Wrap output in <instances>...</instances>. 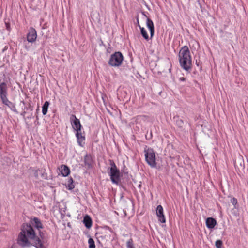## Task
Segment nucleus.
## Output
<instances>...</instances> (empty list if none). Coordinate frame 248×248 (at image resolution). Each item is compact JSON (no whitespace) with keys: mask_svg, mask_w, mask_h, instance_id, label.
Wrapping results in <instances>:
<instances>
[{"mask_svg":"<svg viewBox=\"0 0 248 248\" xmlns=\"http://www.w3.org/2000/svg\"><path fill=\"white\" fill-rule=\"evenodd\" d=\"M18 243L22 247L33 245L37 248H43L41 240L36 236V232L32 226L28 224H23L18 238Z\"/></svg>","mask_w":248,"mask_h":248,"instance_id":"f257e3e1","label":"nucleus"},{"mask_svg":"<svg viewBox=\"0 0 248 248\" xmlns=\"http://www.w3.org/2000/svg\"><path fill=\"white\" fill-rule=\"evenodd\" d=\"M179 61L181 67L187 72H190L192 66V58L187 46H184L179 53Z\"/></svg>","mask_w":248,"mask_h":248,"instance_id":"f03ea898","label":"nucleus"},{"mask_svg":"<svg viewBox=\"0 0 248 248\" xmlns=\"http://www.w3.org/2000/svg\"><path fill=\"white\" fill-rule=\"evenodd\" d=\"M111 167L109 174L112 183L118 185L120 180V172L114 162L110 163Z\"/></svg>","mask_w":248,"mask_h":248,"instance_id":"7ed1b4c3","label":"nucleus"},{"mask_svg":"<svg viewBox=\"0 0 248 248\" xmlns=\"http://www.w3.org/2000/svg\"><path fill=\"white\" fill-rule=\"evenodd\" d=\"M145 160L148 164L152 168L156 167V158L153 149L148 148L144 150Z\"/></svg>","mask_w":248,"mask_h":248,"instance_id":"20e7f679","label":"nucleus"},{"mask_svg":"<svg viewBox=\"0 0 248 248\" xmlns=\"http://www.w3.org/2000/svg\"><path fill=\"white\" fill-rule=\"evenodd\" d=\"M124 57L121 52H115L112 54L108 61V64L111 66L117 67L121 65Z\"/></svg>","mask_w":248,"mask_h":248,"instance_id":"39448f33","label":"nucleus"},{"mask_svg":"<svg viewBox=\"0 0 248 248\" xmlns=\"http://www.w3.org/2000/svg\"><path fill=\"white\" fill-rule=\"evenodd\" d=\"M70 120L73 128L76 132L81 130V125L80 121L75 115L72 114L71 115Z\"/></svg>","mask_w":248,"mask_h":248,"instance_id":"423d86ee","label":"nucleus"},{"mask_svg":"<svg viewBox=\"0 0 248 248\" xmlns=\"http://www.w3.org/2000/svg\"><path fill=\"white\" fill-rule=\"evenodd\" d=\"M36 38L37 32L36 30L33 28H31L27 35V41L30 43H33L36 41Z\"/></svg>","mask_w":248,"mask_h":248,"instance_id":"0eeeda50","label":"nucleus"},{"mask_svg":"<svg viewBox=\"0 0 248 248\" xmlns=\"http://www.w3.org/2000/svg\"><path fill=\"white\" fill-rule=\"evenodd\" d=\"M156 215L158 220L161 223H165L166 219L163 213V209L161 205H159L156 208Z\"/></svg>","mask_w":248,"mask_h":248,"instance_id":"6e6552de","label":"nucleus"},{"mask_svg":"<svg viewBox=\"0 0 248 248\" xmlns=\"http://www.w3.org/2000/svg\"><path fill=\"white\" fill-rule=\"evenodd\" d=\"M1 101L2 102V103L4 104L5 105L7 106L10 109L15 113L17 114L18 111H17L15 104L10 101H9L7 97L1 99Z\"/></svg>","mask_w":248,"mask_h":248,"instance_id":"1a4fd4ad","label":"nucleus"},{"mask_svg":"<svg viewBox=\"0 0 248 248\" xmlns=\"http://www.w3.org/2000/svg\"><path fill=\"white\" fill-rule=\"evenodd\" d=\"M0 97L1 100L7 97V87L5 82L0 84Z\"/></svg>","mask_w":248,"mask_h":248,"instance_id":"9d476101","label":"nucleus"},{"mask_svg":"<svg viewBox=\"0 0 248 248\" xmlns=\"http://www.w3.org/2000/svg\"><path fill=\"white\" fill-rule=\"evenodd\" d=\"M76 136L77 139V142L78 145L80 146H83L84 144L85 138L84 136L82 135L81 130L80 131L77 132L76 133Z\"/></svg>","mask_w":248,"mask_h":248,"instance_id":"9b49d317","label":"nucleus"},{"mask_svg":"<svg viewBox=\"0 0 248 248\" xmlns=\"http://www.w3.org/2000/svg\"><path fill=\"white\" fill-rule=\"evenodd\" d=\"M59 169L60 174L63 177L68 176L70 171L69 168L65 165H62Z\"/></svg>","mask_w":248,"mask_h":248,"instance_id":"f8f14e48","label":"nucleus"},{"mask_svg":"<svg viewBox=\"0 0 248 248\" xmlns=\"http://www.w3.org/2000/svg\"><path fill=\"white\" fill-rule=\"evenodd\" d=\"M146 25L148 28L149 29L151 38H152L154 34V26L152 20L149 18H147V19Z\"/></svg>","mask_w":248,"mask_h":248,"instance_id":"ddd939ff","label":"nucleus"},{"mask_svg":"<svg viewBox=\"0 0 248 248\" xmlns=\"http://www.w3.org/2000/svg\"><path fill=\"white\" fill-rule=\"evenodd\" d=\"M217 224L216 220L212 217H208L206 220V225L208 228L213 229Z\"/></svg>","mask_w":248,"mask_h":248,"instance_id":"4468645a","label":"nucleus"},{"mask_svg":"<svg viewBox=\"0 0 248 248\" xmlns=\"http://www.w3.org/2000/svg\"><path fill=\"white\" fill-rule=\"evenodd\" d=\"M93 162V161L91 155L86 154L84 157L85 165L88 168H91L92 166Z\"/></svg>","mask_w":248,"mask_h":248,"instance_id":"2eb2a0df","label":"nucleus"},{"mask_svg":"<svg viewBox=\"0 0 248 248\" xmlns=\"http://www.w3.org/2000/svg\"><path fill=\"white\" fill-rule=\"evenodd\" d=\"M31 223L38 230H39L40 228H42V224L40 220L37 217H34L31 221Z\"/></svg>","mask_w":248,"mask_h":248,"instance_id":"dca6fc26","label":"nucleus"},{"mask_svg":"<svg viewBox=\"0 0 248 248\" xmlns=\"http://www.w3.org/2000/svg\"><path fill=\"white\" fill-rule=\"evenodd\" d=\"M83 223L87 228H90L92 225V221L89 216H86L83 219Z\"/></svg>","mask_w":248,"mask_h":248,"instance_id":"f3484780","label":"nucleus"},{"mask_svg":"<svg viewBox=\"0 0 248 248\" xmlns=\"http://www.w3.org/2000/svg\"><path fill=\"white\" fill-rule=\"evenodd\" d=\"M49 105V103L48 101H46L44 105L42 106V113L43 115L46 114L47 112V109L48 106Z\"/></svg>","mask_w":248,"mask_h":248,"instance_id":"a211bd4d","label":"nucleus"},{"mask_svg":"<svg viewBox=\"0 0 248 248\" xmlns=\"http://www.w3.org/2000/svg\"><path fill=\"white\" fill-rule=\"evenodd\" d=\"M140 31L142 36L146 40L149 39V36L145 29L144 28H140Z\"/></svg>","mask_w":248,"mask_h":248,"instance_id":"6ab92c4d","label":"nucleus"},{"mask_svg":"<svg viewBox=\"0 0 248 248\" xmlns=\"http://www.w3.org/2000/svg\"><path fill=\"white\" fill-rule=\"evenodd\" d=\"M89 248H95L94 241L93 238H90L88 241Z\"/></svg>","mask_w":248,"mask_h":248,"instance_id":"aec40b11","label":"nucleus"},{"mask_svg":"<svg viewBox=\"0 0 248 248\" xmlns=\"http://www.w3.org/2000/svg\"><path fill=\"white\" fill-rule=\"evenodd\" d=\"M127 248H135L133 243V240L132 239H130L126 242Z\"/></svg>","mask_w":248,"mask_h":248,"instance_id":"412c9836","label":"nucleus"},{"mask_svg":"<svg viewBox=\"0 0 248 248\" xmlns=\"http://www.w3.org/2000/svg\"><path fill=\"white\" fill-rule=\"evenodd\" d=\"M215 245L217 248H222V242L221 240H217L216 241Z\"/></svg>","mask_w":248,"mask_h":248,"instance_id":"4be33fe9","label":"nucleus"},{"mask_svg":"<svg viewBox=\"0 0 248 248\" xmlns=\"http://www.w3.org/2000/svg\"><path fill=\"white\" fill-rule=\"evenodd\" d=\"M73 182V179L72 178H70L68 180V183H69V189H73L74 187V185L72 184Z\"/></svg>","mask_w":248,"mask_h":248,"instance_id":"5701e85b","label":"nucleus"},{"mask_svg":"<svg viewBox=\"0 0 248 248\" xmlns=\"http://www.w3.org/2000/svg\"><path fill=\"white\" fill-rule=\"evenodd\" d=\"M231 203L233 205H235L237 203V200L236 198H233L231 199Z\"/></svg>","mask_w":248,"mask_h":248,"instance_id":"b1692460","label":"nucleus"},{"mask_svg":"<svg viewBox=\"0 0 248 248\" xmlns=\"http://www.w3.org/2000/svg\"><path fill=\"white\" fill-rule=\"evenodd\" d=\"M5 26H6V29L7 30V31H10L11 30L10 24L8 23H5Z\"/></svg>","mask_w":248,"mask_h":248,"instance_id":"393cba45","label":"nucleus"},{"mask_svg":"<svg viewBox=\"0 0 248 248\" xmlns=\"http://www.w3.org/2000/svg\"><path fill=\"white\" fill-rule=\"evenodd\" d=\"M186 78L184 77H180L179 78V80L181 81H186Z\"/></svg>","mask_w":248,"mask_h":248,"instance_id":"a878e982","label":"nucleus"},{"mask_svg":"<svg viewBox=\"0 0 248 248\" xmlns=\"http://www.w3.org/2000/svg\"><path fill=\"white\" fill-rule=\"evenodd\" d=\"M25 113H26L25 111H24V112H23L22 113H21V115L22 116H24L25 115Z\"/></svg>","mask_w":248,"mask_h":248,"instance_id":"bb28decb","label":"nucleus"},{"mask_svg":"<svg viewBox=\"0 0 248 248\" xmlns=\"http://www.w3.org/2000/svg\"><path fill=\"white\" fill-rule=\"evenodd\" d=\"M137 24H139V19L138 18L137 19Z\"/></svg>","mask_w":248,"mask_h":248,"instance_id":"cd10ccee","label":"nucleus"},{"mask_svg":"<svg viewBox=\"0 0 248 248\" xmlns=\"http://www.w3.org/2000/svg\"><path fill=\"white\" fill-rule=\"evenodd\" d=\"M138 26H139V27L140 28H140H142V27L140 26V24H138Z\"/></svg>","mask_w":248,"mask_h":248,"instance_id":"c85d7f7f","label":"nucleus"},{"mask_svg":"<svg viewBox=\"0 0 248 248\" xmlns=\"http://www.w3.org/2000/svg\"><path fill=\"white\" fill-rule=\"evenodd\" d=\"M142 14L144 15L145 16H146L144 14V13H142Z\"/></svg>","mask_w":248,"mask_h":248,"instance_id":"c756f323","label":"nucleus"}]
</instances>
